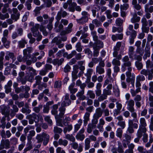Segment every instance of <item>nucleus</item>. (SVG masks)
I'll list each match as a JSON object with an SVG mask.
<instances>
[{
    "instance_id": "22",
    "label": "nucleus",
    "mask_w": 153,
    "mask_h": 153,
    "mask_svg": "<svg viewBox=\"0 0 153 153\" xmlns=\"http://www.w3.org/2000/svg\"><path fill=\"white\" fill-rule=\"evenodd\" d=\"M91 140L89 138H86L85 140V149L88 150L90 147Z\"/></svg>"
},
{
    "instance_id": "63",
    "label": "nucleus",
    "mask_w": 153,
    "mask_h": 153,
    "mask_svg": "<svg viewBox=\"0 0 153 153\" xmlns=\"http://www.w3.org/2000/svg\"><path fill=\"white\" fill-rule=\"evenodd\" d=\"M11 143L14 145H16L18 143V139L15 137H13L10 139Z\"/></svg>"
},
{
    "instance_id": "40",
    "label": "nucleus",
    "mask_w": 153,
    "mask_h": 153,
    "mask_svg": "<svg viewBox=\"0 0 153 153\" xmlns=\"http://www.w3.org/2000/svg\"><path fill=\"white\" fill-rule=\"evenodd\" d=\"M27 43L26 41L24 39H22L18 42V45L19 47L23 48L25 47V44Z\"/></svg>"
},
{
    "instance_id": "29",
    "label": "nucleus",
    "mask_w": 153,
    "mask_h": 153,
    "mask_svg": "<svg viewBox=\"0 0 153 153\" xmlns=\"http://www.w3.org/2000/svg\"><path fill=\"white\" fill-rule=\"evenodd\" d=\"M82 123V120L80 119L78 120V123L76 124L74 126V131L77 132L80 128Z\"/></svg>"
},
{
    "instance_id": "17",
    "label": "nucleus",
    "mask_w": 153,
    "mask_h": 153,
    "mask_svg": "<svg viewBox=\"0 0 153 153\" xmlns=\"http://www.w3.org/2000/svg\"><path fill=\"white\" fill-rule=\"evenodd\" d=\"M102 111L100 108H97L95 110V112L93 115V117H95L97 118H99L102 114Z\"/></svg>"
},
{
    "instance_id": "33",
    "label": "nucleus",
    "mask_w": 153,
    "mask_h": 153,
    "mask_svg": "<svg viewBox=\"0 0 153 153\" xmlns=\"http://www.w3.org/2000/svg\"><path fill=\"white\" fill-rule=\"evenodd\" d=\"M128 126H133L134 128L137 129L138 127V125L136 123H134L133 120L131 119L128 120Z\"/></svg>"
},
{
    "instance_id": "32",
    "label": "nucleus",
    "mask_w": 153,
    "mask_h": 153,
    "mask_svg": "<svg viewBox=\"0 0 153 153\" xmlns=\"http://www.w3.org/2000/svg\"><path fill=\"white\" fill-rule=\"evenodd\" d=\"M140 20V17L139 16H137V14L135 13L133 16V17L131 19V22L132 23H134L136 22H138Z\"/></svg>"
},
{
    "instance_id": "53",
    "label": "nucleus",
    "mask_w": 153,
    "mask_h": 153,
    "mask_svg": "<svg viewBox=\"0 0 153 153\" xmlns=\"http://www.w3.org/2000/svg\"><path fill=\"white\" fill-rule=\"evenodd\" d=\"M123 22L124 21L123 19L118 18L116 19L115 23L117 25L120 26L122 25Z\"/></svg>"
},
{
    "instance_id": "11",
    "label": "nucleus",
    "mask_w": 153,
    "mask_h": 153,
    "mask_svg": "<svg viewBox=\"0 0 153 153\" xmlns=\"http://www.w3.org/2000/svg\"><path fill=\"white\" fill-rule=\"evenodd\" d=\"M1 108V112L3 115L5 116H9L10 115L9 111L7 109V106L5 105H3L0 106Z\"/></svg>"
},
{
    "instance_id": "59",
    "label": "nucleus",
    "mask_w": 153,
    "mask_h": 153,
    "mask_svg": "<svg viewBox=\"0 0 153 153\" xmlns=\"http://www.w3.org/2000/svg\"><path fill=\"white\" fill-rule=\"evenodd\" d=\"M34 127L33 126L28 125L24 129V132L25 134L27 133L28 132V131L32 129H34Z\"/></svg>"
},
{
    "instance_id": "30",
    "label": "nucleus",
    "mask_w": 153,
    "mask_h": 153,
    "mask_svg": "<svg viewBox=\"0 0 153 153\" xmlns=\"http://www.w3.org/2000/svg\"><path fill=\"white\" fill-rule=\"evenodd\" d=\"M96 73H97L100 75L104 74L105 72L104 69L102 67H100V66H97L96 68Z\"/></svg>"
},
{
    "instance_id": "64",
    "label": "nucleus",
    "mask_w": 153,
    "mask_h": 153,
    "mask_svg": "<svg viewBox=\"0 0 153 153\" xmlns=\"http://www.w3.org/2000/svg\"><path fill=\"white\" fill-rule=\"evenodd\" d=\"M145 78L142 75H139L136 77V80L139 81H143L145 80Z\"/></svg>"
},
{
    "instance_id": "15",
    "label": "nucleus",
    "mask_w": 153,
    "mask_h": 153,
    "mask_svg": "<svg viewBox=\"0 0 153 153\" xmlns=\"http://www.w3.org/2000/svg\"><path fill=\"white\" fill-rule=\"evenodd\" d=\"M42 136L43 139V144L44 146H46L49 142L50 136L46 133L43 132L42 133Z\"/></svg>"
},
{
    "instance_id": "26",
    "label": "nucleus",
    "mask_w": 153,
    "mask_h": 153,
    "mask_svg": "<svg viewBox=\"0 0 153 153\" xmlns=\"http://www.w3.org/2000/svg\"><path fill=\"white\" fill-rule=\"evenodd\" d=\"M96 126V125H93V124L91 123H89L88 125L87 130V132L89 134L91 133L92 131H93V130L95 128Z\"/></svg>"
},
{
    "instance_id": "56",
    "label": "nucleus",
    "mask_w": 153,
    "mask_h": 153,
    "mask_svg": "<svg viewBox=\"0 0 153 153\" xmlns=\"http://www.w3.org/2000/svg\"><path fill=\"white\" fill-rule=\"evenodd\" d=\"M71 118L69 117L65 116V118L63 121V123L64 125L66 126L68 123V122L71 121Z\"/></svg>"
},
{
    "instance_id": "21",
    "label": "nucleus",
    "mask_w": 153,
    "mask_h": 153,
    "mask_svg": "<svg viewBox=\"0 0 153 153\" xmlns=\"http://www.w3.org/2000/svg\"><path fill=\"white\" fill-rule=\"evenodd\" d=\"M91 44H92V43H90V46H92L94 49L93 56L94 57H97L99 55L100 49L99 48H97V45H91Z\"/></svg>"
},
{
    "instance_id": "49",
    "label": "nucleus",
    "mask_w": 153,
    "mask_h": 153,
    "mask_svg": "<svg viewBox=\"0 0 153 153\" xmlns=\"http://www.w3.org/2000/svg\"><path fill=\"white\" fill-rule=\"evenodd\" d=\"M135 65L138 70H140L143 68V65L140 61H136L135 62Z\"/></svg>"
},
{
    "instance_id": "39",
    "label": "nucleus",
    "mask_w": 153,
    "mask_h": 153,
    "mask_svg": "<svg viewBox=\"0 0 153 153\" xmlns=\"http://www.w3.org/2000/svg\"><path fill=\"white\" fill-rule=\"evenodd\" d=\"M134 48L132 46H130L128 50V54L129 57L130 58H132L133 56Z\"/></svg>"
},
{
    "instance_id": "61",
    "label": "nucleus",
    "mask_w": 153,
    "mask_h": 153,
    "mask_svg": "<svg viewBox=\"0 0 153 153\" xmlns=\"http://www.w3.org/2000/svg\"><path fill=\"white\" fill-rule=\"evenodd\" d=\"M39 26L40 25L39 24H36L34 26L31 28L30 30L31 32L38 31Z\"/></svg>"
},
{
    "instance_id": "12",
    "label": "nucleus",
    "mask_w": 153,
    "mask_h": 153,
    "mask_svg": "<svg viewBox=\"0 0 153 153\" xmlns=\"http://www.w3.org/2000/svg\"><path fill=\"white\" fill-rule=\"evenodd\" d=\"M73 142L70 144L71 147L74 149L76 150L77 149L78 151L79 152H81L83 151V147L82 146L79 145V146L78 143L74 142Z\"/></svg>"
},
{
    "instance_id": "38",
    "label": "nucleus",
    "mask_w": 153,
    "mask_h": 153,
    "mask_svg": "<svg viewBox=\"0 0 153 153\" xmlns=\"http://www.w3.org/2000/svg\"><path fill=\"white\" fill-rule=\"evenodd\" d=\"M36 139L37 140V142L38 143H41L43 140L42 133L41 134H38L36 137Z\"/></svg>"
},
{
    "instance_id": "36",
    "label": "nucleus",
    "mask_w": 153,
    "mask_h": 153,
    "mask_svg": "<svg viewBox=\"0 0 153 153\" xmlns=\"http://www.w3.org/2000/svg\"><path fill=\"white\" fill-rule=\"evenodd\" d=\"M43 106L42 104L39 105L38 106H35L33 108V110L36 113L39 112L40 110L42 109Z\"/></svg>"
},
{
    "instance_id": "18",
    "label": "nucleus",
    "mask_w": 153,
    "mask_h": 153,
    "mask_svg": "<svg viewBox=\"0 0 153 153\" xmlns=\"http://www.w3.org/2000/svg\"><path fill=\"white\" fill-rule=\"evenodd\" d=\"M5 58V59L7 60H9L10 58L11 59L13 60V62L16 59V57H15L13 53L9 52H7L6 53Z\"/></svg>"
},
{
    "instance_id": "25",
    "label": "nucleus",
    "mask_w": 153,
    "mask_h": 153,
    "mask_svg": "<svg viewBox=\"0 0 153 153\" xmlns=\"http://www.w3.org/2000/svg\"><path fill=\"white\" fill-rule=\"evenodd\" d=\"M96 126V125H93V124L91 123H89L88 125L87 130V132L89 134L91 133L92 131H93V130L95 128Z\"/></svg>"
},
{
    "instance_id": "60",
    "label": "nucleus",
    "mask_w": 153,
    "mask_h": 153,
    "mask_svg": "<svg viewBox=\"0 0 153 153\" xmlns=\"http://www.w3.org/2000/svg\"><path fill=\"white\" fill-rule=\"evenodd\" d=\"M24 86L22 85L20 88H15V91L16 93H19L21 91H24Z\"/></svg>"
},
{
    "instance_id": "28",
    "label": "nucleus",
    "mask_w": 153,
    "mask_h": 153,
    "mask_svg": "<svg viewBox=\"0 0 153 153\" xmlns=\"http://www.w3.org/2000/svg\"><path fill=\"white\" fill-rule=\"evenodd\" d=\"M65 106H62L59 108V116L60 118L63 117L65 114L66 108H65Z\"/></svg>"
},
{
    "instance_id": "31",
    "label": "nucleus",
    "mask_w": 153,
    "mask_h": 153,
    "mask_svg": "<svg viewBox=\"0 0 153 153\" xmlns=\"http://www.w3.org/2000/svg\"><path fill=\"white\" fill-rule=\"evenodd\" d=\"M145 11L152 13L153 12V6H150L148 4H146L145 6Z\"/></svg>"
},
{
    "instance_id": "54",
    "label": "nucleus",
    "mask_w": 153,
    "mask_h": 153,
    "mask_svg": "<svg viewBox=\"0 0 153 153\" xmlns=\"http://www.w3.org/2000/svg\"><path fill=\"white\" fill-rule=\"evenodd\" d=\"M76 50L79 52H81L82 50L83 46L81 45L80 42H78L76 45Z\"/></svg>"
},
{
    "instance_id": "3",
    "label": "nucleus",
    "mask_w": 153,
    "mask_h": 153,
    "mask_svg": "<svg viewBox=\"0 0 153 153\" xmlns=\"http://www.w3.org/2000/svg\"><path fill=\"white\" fill-rule=\"evenodd\" d=\"M68 15V13L66 12L64 10L62 9H61L58 12L57 15L55 18L57 21L54 24L55 28H56L57 27L58 25L59 24V21L60 20L62 17L65 18Z\"/></svg>"
},
{
    "instance_id": "57",
    "label": "nucleus",
    "mask_w": 153,
    "mask_h": 153,
    "mask_svg": "<svg viewBox=\"0 0 153 153\" xmlns=\"http://www.w3.org/2000/svg\"><path fill=\"white\" fill-rule=\"evenodd\" d=\"M129 7V4L127 3H125L123 4H121L120 9L121 10H126Z\"/></svg>"
},
{
    "instance_id": "51",
    "label": "nucleus",
    "mask_w": 153,
    "mask_h": 153,
    "mask_svg": "<svg viewBox=\"0 0 153 153\" xmlns=\"http://www.w3.org/2000/svg\"><path fill=\"white\" fill-rule=\"evenodd\" d=\"M87 95L91 99H94L95 97V94L93 91L88 90L87 93Z\"/></svg>"
},
{
    "instance_id": "1",
    "label": "nucleus",
    "mask_w": 153,
    "mask_h": 153,
    "mask_svg": "<svg viewBox=\"0 0 153 153\" xmlns=\"http://www.w3.org/2000/svg\"><path fill=\"white\" fill-rule=\"evenodd\" d=\"M116 119L118 121L117 125L120 127L121 128H117L116 131V135L117 137L121 138L122 136L123 132L122 129L125 128L126 124L122 116L121 115L117 117Z\"/></svg>"
},
{
    "instance_id": "34",
    "label": "nucleus",
    "mask_w": 153,
    "mask_h": 153,
    "mask_svg": "<svg viewBox=\"0 0 153 153\" xmlns=\"http://www.w3.org/2000/svg\"><path fill=\"white\" fill-rule=\"evenodd\" d=\"M88 18L86 17H82L79 19H76V21L79 24H83L87 22Z\"/></svg>"
},
{
    "instance_id": "5",
    "label": "nucleus",
    "mask_w": 153,
    "mask_h": 153,
    "mask_svg": "<svg viewBox=\"0 0 153 153\" xmlns=\"http://www.w3.org/2000/svg\"><path fill=\"white\" fill-rule=\"evenodd\" d=\"M111 94V90L105 88L103 90L102 94L99 97L98 99L100 101H102L107 98L108 95H110Z\"/></svg>"
},
{
    "instance_id": "20",
    "label": "nucleus",
    "mask_w": 153,
    "mask_h": 153,
    "mask_svg": "<svg viewBox=\"0 0 153 153\" xmlns=\"http://www.w3.org/2000/svg\"><path fill=\"white\" fill-rule=\"evenodd\" d=\"M27 71H28L29 72V73L31 75V77L32 79L30 80H29V81L31 82L33 78V77H32V76H34L36 74V71L33 69L32 67H29L27 68Z\"/></svg>"
},
{
    "instance_id": "48",
    "label": "nucleus",
    "mask_w": 153,
    "mask_h": 153,
    "mask_svg": "<svg viewBox=\"0 0 153 153\" xmlns=\"http://www.w3.org/2000/svg\"><path fill=\"white\" fill-rule=\"evenodd\" d=\"M92 22L95 25L96 27H100L102 25V23L101 22L99 21L97 19L93 20Z\"/></svg>"
},
{
    "instance_id": "42",
    "label": "nucleus",
    "mask_w": 153,
    "mask_h": 153,
    "mask_svg": "<svg viewBox=\"0 0 153 153\" xmlns=\"http://www.w3.org/2000/svg\"><path fill=\"white\" fill-rule=\"evenodd\" d=\"M65 138L72 142H74L75 140V137L72 134H67L65 136Z\"/></svg>"
},
{
    "instance_id": "62",
    "label": "nucleus",
    "mask_w": 153,
    "mask_h": 153,
    "mask_svg": "<svg viewBox=\"0 0 153 153\" xmlns=\"http://www.w3.org/2000/svg\"><path fill=\"white\" fill-rule=\"evenodd\" d=\"M85 53L88 55L89 58H91L92 56V52L89 48H87L84 50Z\"/></svg>"
},
{
    "instance_id": "10",
    "label": "nucleus",
    "mask_w": 153,
    "mask_h": 153,
    "mask_svg": "<svg viewBox=\"0 0 153 153\" xmlns=\"http://www.w3.org/2000/svg\"><path fill=\"white\" fill-rule=\"evenodd\" d=\"M126 103L127 105V108L128 111H133V110L134 109V100L132 99H130L126 101Z\"/></svg>"
},
{
    "instance_id": "2",
    "label": "nucleus",
    "mask_w": 153,
    "mask_h": 153,
    "mask_svg": "<svg viewBox=\"0 0 153 153\" xmlns=\"http://www.w3.org/2000/svg\"><path fill=\"white\" fill-rule=\"evenodd\" d=\"M140 125L137 131L138 135L139 137H141L143 133H145L146 131V126L147 124L145 118L141 117L140 119Z\"/></svg>"
},
{
    "instance_id": "9",
    "label": "nucleus",
    "mask_w": 153,
    "mask_h": 153,
    "mask_svg": "<svg viewBox=\"0 0 153 153\" xmlns=\"http://www.w3.org/2000/svg\"><path fill=\"white\" fill-rule=\"evenodd\" d=\"M71 100L69 98V94H66L64 96V100L61 103L62 106H68L71 104Z\"/></svg>"
},
{
    "instance_id": "23",
    "label": "nucleus",
    "mask_w": 153,
    "mask_h": 153,
    "mask_svg": "<svg viewBox=\"0 0 153 153\" xmlns=\"http://www.w3.org/2000/svg\"><path fill=\"white\" fill-rule=\"evenodd\" d=\"M1 141L5 146V149H8L10 147V142L8 139L2 140Z\"/></svg>"
},
{
    "instance_id": "50",
    "label": "nucleus",
    "mask_w": 153,
    "mask_h": 153,
    "mask_svg": "<svg viewBox=\"0 0 153 153\" xmlns=\"http://www.w3.org/2000/svg\"><path fill=\"white\" fill-rule=\"evenodd\" d=\"M153 142V138H152V135L150 134L149 135V142L147 143L145 145V147L147 148L149 147L151 145V144Z\"/></svg>"
},
{
    "instance_id": "8",
    "label": "nucleus",
    "mask_w": 153,
    "mask_h": 153,
    "mask_svg": "<svg viewBox=\"0 0 153 153\" xmlns=\"http://www.w3.org/2000/svg\"><path fill=\"white\" fill-rule=\"evenodd\" d=\"M68 23V21L66 19H62L60 21V23L58 24L57 27L56 28H54V29L56 30V32H58L63 28V25L62 24L65 26L67 25Z\"/></svg>"
},
{
    "instance_id": "19",
    "label": "nucleus",
    "mask_w": 153,
    "mask_h": 153,
    "mask_svg": "<svg viewBox=\"0 0 153 153\" xmlns=\"http://www.w3.org/2000/svg\"><path fill=\"white\" fill-rule=\"evenodd\" d=\"M75 83L74 82L72 83L68 87V89L70 91V93L72 94H74L77 91V89L74 88Z\"/></svg>"
},
{
    "instance_id": "24",
    "label": "nucleus",
    "mask_w": 153,
    "mask_h": 153,
    "mask_svg": "<svg viewBox=\"0 0 153 153\" xmlns=\"http://www.w3.org/2000/svg\"><path fill=\"white\" fill-rule=\"evenodd\" d=\"M90 113L88 112L85 113L84 117V120H83L84 124L85 126L87 123L88 121L89 120V117Z\"/></svg>"
},
{
    "instance_id": "58",
    "label": "nucleus",
    "mask_w": 153,
    "mask_h": 153,
    "mask_svg": "<svg viewBox=\"0 0 153 153\" xmlns=\"http://www.w3.org/2000/svg\"><path fill=\"white\" fill-rule=\"evenodd\" d=\"M97 45V46L98 48L100 49V48H102L103 47V42L100 41H98L96 43L93 44H91V45Z\"/></svg>"
},
{
    "instance_id": "6",
    "label": "nucleus",
    "mask_w": 153,
    "mask_h": 153,
    "mask_svg": "<svg viewBox=\"0 0 153 153\" xmlns=\"http://www.w3.org/2000/svg\"><path fill=\"white\" fill-rule=\"evenodd\" d=\"M33 50V49L31 47H28L23 50L24 57L25 58V59H27L30 58V53L32 52Z\"/></svg>"
},
{
    "instance_id": "55",
    "label": "nucleus",
    "mask_w": 153,
    "mask_h": 153,
    "mask_svg": "<svg viewBox=\"0 0 153 153\" xmlns=\"http://www.w3.org/2000/svg\"><path fill=\"white\" fill-rule=\"evenodd\" d=\"M62 131V130L61 128H59L57 126L54 127L53 132L54 133H58L60 134Z\"/></svg>"
},
{
    "instance_id": "45",
    "label": "nucleus",
    "mask_w": 153,
    "mask_h": 153,
    "mask_svg": "<svg viewBox=\"0 0 153 153\" xmlns=\"http://www.w3.org/2000/svg\"><path fill=\"white\" fill-rule=\"evenodd\" d=\"M119 60L117 58L114 59L112 62V65L114 66L120 65L121 63Z\"/></svg>"
},
{
    "instance_id": "35",
    "label": "nucleus",
    "mask_w": 153,
    "mask_h": 153,
    "mask_svg": "<svg viewBox=\"0 0 153 153\" xmlns=\"http://www.w3.org/2000/svg\"><path fill=\"white\" fill-rule=\"evenodd\" d=\"M76 86H79L82 89H84L85 88L86 86V84L85 83L82 84L81 81L79 79L76 81Z\"/></svg>"
},
{
    "instance_id": "52",
    "label": "nucleus",
    "mask_w": 153,
    "mask_h": 153,
    "mask_svg": "<svg viewBox=\"0 0 153 153\" xmlns=\"http://www.w3.org/2000/svg\"><path fill=\"white\" fill-rule=\"evenodd\" d=\"M150 72V70L148 69H143L140 72V74L143 75L147 76Z\"/></svg>"
},
{
    "instance_id": "27",
    "label": "nucleus",
    "mask_w": 153,
    "mask_h": 153,
    "mask_svg": "<svg viewBox=\"0 0 153 153\" xmlns=\"http://www.w3.org/2000/svg\"><path fill=\"white\" fill-rule=\"evenodd\" d=\"M113 92L116 97H118L120 96V91L117 85H115L113 87Z\"/></svg>"
},
{
    "instance_id": "7",
    "label": "nucleus",
    "mask_w": 153,
    "mask_h": 153,
    "mask_svg": "<svg viewBox=\"0 0 153 153\" xmlns=\"http://www.w3.org/2000/svg\"><path fill=\"white\" fill-rule=\"evenodd\" d=\"M79 67L77 65H74L73 66V71L72 72V81H74L78 78L77 73L78 72Z\"/></svg>"
},
{
    "instance_id": "37",
    "label": "nucleus",
    "mask_w": 153,
    "mask_h": 153,
    "mask_svg": "<svg viewBox=\"0 0 153 153\" xmlns=\"http://www.w3.org/2000/svg\"><path fill=\"white\" fill-rule=\"evenodd\" d=\"M68 141L66 140H63L62 139H60L58 140V144L60 145H63L66 146L68 144Z\"/></svg>"
},
{
    "instance_id": "16",
    "label": "nucleus",
    "mask_w": 153,
    "mask_h": 153,
    "mask_svg": "<svg viewBox=\"0 0 153 153\" xmlns=\"http://www.w3.org/2000/svg\"><path fill=\"white\" fill-rule=\"evenodd\" d=\"M138 52H139V53L140 55H134V59L135 60H137V61H141L142 60V58L141 56L143 55L144 53V52L143 50H142L140 49H137Z\"/></svg>"
},
{
    "instance_id": "46",
    "label": "nucleus",
    "mask_w": 153,
    "mask_h": 153,
    "mask_svg": "<svg viewBox=\"0 0 153 153\" xmlns=\"http://www.w3.org/2000/svg\"><path fill=\"white\" fill-rule=\"evenodd\" d=\"M29 106L28 105L27 107L22 108L21 109V111L23 113H25L26 114H29L31 112V110L29 109Z\"/></svg>"
},
{
    "instance_id": "13",
    "label": "nucleus",
    "mask_w": 153,
    "mask_h": 153,
    "mask_svg": "<svg viewBox=\"0 0 153 153\" xmlns=\"http://www.w3.org/2000/svg\"><path fill=\"white\" fill-rule=\"evenodd\" d=\"M67 3L69 5L68 9L69 11L74 12L75 10V8L77 5V4L74 2H72V0L67 1Z\"/></svg>"
},
{
    "instance_id": "43",
    "label": "nucleus",
    "mask_w": 153,
    "mask_h": 153,
    "mask_svg": "<svg viewBox=\"0 0 153 153\" xmlns=\"http://www.w3.org/2000/svg\"><path fill=\"white\" fill-rule=\"evenodd\" d=\"M9 15L8 13H6L5 14H3L0 12V19L4 20L6 19H7L9 17Z\"/></svg>"
},
{
    "instance_id": "4",
    "label": "nucleus",
    "mask_w": 153,
    "mask_h": 153,
    "mask_svg": "<svg viewBox=\"0 0 153 153\" xmlns=\"http://www.w3.org/2000/svg\"><path fill=\"white\" fill-rule=\"evenodd\" d=\"M122 61L123 64L122 65V68H124V69H122V70L123 71H125V68L126 67H131V63L130 61L129 57L128 56H125L123 57L122 59Z\"/></svg>"
},
{
    "instance_id": "41",
    "label": "nucleus",
    "mask_w": 153,
    "mask_h": 153,
    "mask_svg": "<svg viewBox=\"0 0 153 153\" xmlns=\"http://www.w3.org/2000/svg\"><path fill=\"white\" fill-rule=\"evenodd\" d=\"M76 138L77 140L82 141L85 138V135L77 133L76 136Z\"/></svg>"
},
{
    "instance_id": "44",
    "label": "nucleus",
    "mask_w": 153,
    "mask_h": 153,
    "mask_svg": "<svg viewBox=\"0 0 153 153\" xmlns=\"http://www.w3.org/2000/svg\"><path fill=\"white\" fill-rule=\"evenodd\" d=\"M123 138L124 139H123V140L126 141L128 143L130 142L131 139V136L127 134H125L124 135Z\"/></svg>"
},
{
    "instance_id": "47",
    "label": "nucleus",
    "mask_w": 153,
    "mask_h": 153,
    "mask_svg": "<svg viewBox=\"0 0 153 153\" xmlns=\"http://www.w3.org/2000/svg\"><path fill=\"white\" fill-rule=\"evenodd\" d=\"M130 77H127L126 79V81L128 83L131 82L132 86L134 87V79Z\"/></svg>"
},
{
    "instance_id": "14",
    "label": "nucleus",
    "mask_w": 153,
    "mask_h": 153,
    "mask_svg": "<svg viewBox=\"0 0 153 153\" xmlns=\"http://www.w3.org/2000/svg\"><path fill=\"white\" fill-rule=\"evenodd\" d=\"M12 109L10 110V117L13 118L15 116L16 113L18 112L19 109L16 104L12 105Z\"/></svg>"
}]
</instances>
